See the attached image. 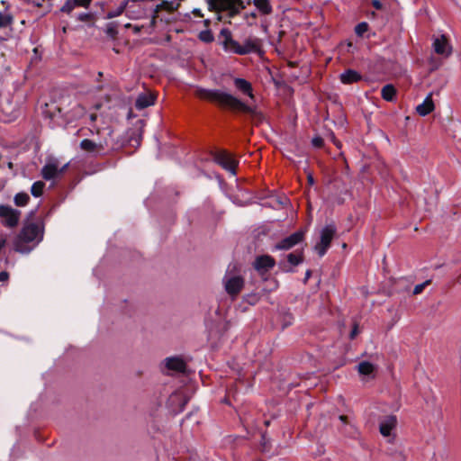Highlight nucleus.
<instances>
[{
    "mask_svg": "<svg viewBox=\"0 0 461 461\" xmlns=\"http://www.w3.org/2000/svg\"><path fill=\"white\" fill-rule=\"evenodd\" d=\"M194 95L195 97L214 104L224 110H230L234 113H242L252 116L259 115L255 106L249 105L233 95L223 92L220 89L196 87Z\"/></svg>",
    "mask_w": 461,
    "mask_h": 461,
    "instance_id": "f257e3e1",
    "label": "nucleus"
},
{
    "mask_svg": "<svg viewBox=\"0 0 461 461\" xmlns=\"http://www.w3.org/2000/svg\"><path fill=\"white\" fill-rule=\"evenodd\" d=\"M44 228L41 223L26 224L14 241V249L20 253L30 252L43 238Z\"/></svg>",
    "mask_w": 461,
    "mask_h": 461,
    "instance_id": "f03ea898",
    "label": "nucleus"
},
{
    "mask_svg": "<svg viewBox=\"0 0 461 461\" xmlns=\"http://www.w3.org/2000/svg\"><path fill=\"white\" fill-rule=\"evenodd\" d=\"M221 36L223 39L222 43L224 50L238 55H246L255 52L259 48L258 42L255 39H247L243 44H240L232 38L230 32L227 29L221 30Z\"/></svg>",
    "mask_w": 461,
    "mask_h": 461,
    "instance_id": "7ed1b4c3",
    "label": "nucleus"
},
{
    "mask_svg": "<svg viewBox=\"0 0 461 461\" xmlns=\"http://www.w3.org/2000/svg\"><path fill=\"white\" fill-rule=\"evenodd\" d=\"M211 10L228 11L230 15H235L245 8L242 0H209Z\"/></svg>",
    "mask_w": 461,
    "mask_h": 461,
    "instance_id": "20e7f679",
    "label": "nucleus"
},
{
    "mask_svg": "<svg viewBox=\"0 0 461 461\" xmlns=\"http://www.w3.org/2000/svg\"><path fill=\"white\" fill-rule=\"evenodd\" d=\"M336 232L337 229L334 224L326 225L321 230L320 241L314 246V249L320 257H323L326 254Z\"/></svg>",
    "mask_w": 461,
    "mask_h": 461,
    "instance_id": "39448f33",
    "label": "nucleus"
},
{
    "mask_svg": "<svg viewBox=\"0 0 461 461\" xmlns=\"http://www.w3.org/2000/svg\"><path fill=\"white\" fill-rule=\"evenodd\" d=\"M21 215V211L10 205L0 204V221L5 227L15 228L19 224Z\"/></svg>",
    "mask_w": 461,
    "mask_h": 461,
    "instance_id": "423d86ee",
    "label": "nucleus"
},
{
    "mask_svg": "<svg viewBox=\"0 0 461 461\" xmlns=\"http://www.w3.org/2000/svg\"><path fill=\"white\" fill-rule=\"evenodd\" d=\"M225 291L232 298H235L244 286V279L238 275H230L229 272L223 278Z\"/></svg>",
    "mask_w": 461,
    "mask_h": 461,
    "instance_id": "0eeeda50",
    "label": "nucleus"
},
{
    "mask_svg": "<svg viewBox=\"0 0 461 461\" xmlns=\"http://www.w3.org/2000/svg\"><path fill=\"white\" fill-rule=\"evenodd\" d=\"M214 160L221 167L230 172L232 175H236V169L239 162L235 159L232 154L226 150H219L214 154Z\"/></svg>",
    "mask_w": 461,
    "mask_h": 461,
    "instance_id": "6e6552de",
    "label": "nucleus"
},
{
    "mask_svg": "<svg viewBox=\"0 0 461 461\" xmlns=\"http://www.w3.org/2000/svg\"><path fill=\"white\" fill-rule=\"evenodd\" d=\"M68 167V164L64 165L62 167H59L57 160L48 161L41 168V175L43 179L54 180L63 175Z\"/></svg>",
    "mask_w": 461,
    "mask_h": 461,
    "instance_id": "1a4fd4ad",
    "label": "nucleus"
},
{
    "mask_svg": "<svg viewBox=\"0 0 461 461\" xmlns=\"http://www.w3.org/2000/svg\"><path fill=\"white\" fill-rule=\"evenodd\" d=\"M304 240V231L298 230L290 236L277 242L274 249L276 250H289Z\"/></svg>",
    "mask_w": 461,
    "mask_h": 461,
    "instance_id": "9d476101",
    "label": "nucleus"
},
{
    "mask_svg": "<svg viewBox=\"0 0 461 461\" xmlns=\"http://www.w3.org/2000/svg\"><path fill=\"white\" fill-rule=\"evenodd\" d=\"M142 1H132L126 0L124 4H127V8L125 9L126 15L131 20H139L145 16L146 10L144 6L141 5Z\"/></svg>",
    "mask_w": 461,
    "mask_h": 461,
    "instance_id": "9b49d317",
    "label": "nucleus"
},
{
    "mask_svg": "<svg viewBox=\"0 0 461 461\" xmlns=\"http://www.w3.org/2000/svg\"><path fill=\"white\" fill-rule=\"evenodd\" d=\"M433 50L438 55H441L445 58L450 56L452 52L451 45L447 38L445 35L436 37L433 41Z\"/></svg>",
    "mask_w": 461,
    "mask_h": 461,
    "instance_id": "f8f14e48",
    "label": "nucleus"
},
{
    "mask_svg": "<svg viewBox=\"0 0 461 461\" xmlns=\"http://www.w3.org/2000/svg\"><path fill=\"white\" fill-rule=\"evenodd\" d=\"M233 86L240 95L248 96L250 100H255L253 86L249 81L240 77H234Z\"/></svg>",
    "mask_w": 461,
    "mask_h": 461,
    "instance_id": "ddd939ff",
    "label": "nucleus"
},
{
    "mask_svg": "<svg viewBox=\"0 0 461 461\" xmlns=\"http://www.w3.org/2000/svg\"><path fill=\"white\" fill-rule=\"evenodd\" d=\"M275 265V258L269 255L258 256L253 263L254 268L261 274L272 269Z\"/></svg>",
    "mask_w": 461,
    "mask_h": 461,
    "instance_id": "4468645a",
    "label": "nucleus"
},
{
    "mask_svg": "<svg viewBox=\"0 0 461 461\" xmlns=\"http://www.w3.org/2000/svg\"><path fill=\"white\" fill-rule=\"evenodd\" d=\"M397 426V419L393 415L384 417L379 423V431L383 437H391Z\"/></svg>",
    "mask_w": 461,
    "mask_h": 461,
    "instance_id": "2eb2a0df",
    "label": "nucleus"
},
{
    "mask_svg": "<svg viewBox=\"0 0 461 461\" xmlns=\"http://www.w3.org/2000/svg\"><path fill=\"white\" fill-rule=\"evenodd\" d=\"M106 146V142H95L89 139H85L80 142V148L82 150L95 154H98L103 151Z\"/></svg>",
    "mask_w": 461,
    "mask_h": 461,
    "instance_id": "dca6fc26",
    "label": "nucleus"
},
{
    "mask_svg": "<svg viewBox=\"0 0 461 461\" xmlns=\"http://www.w3.org/2000/svg\"><path fill=\"white\" fill-rule=\"evenodd\" d=\"M93 0H67L60 12L70 14L76 7L88 8Z\"/></svg>",
    "mask_w": 461,
    "mask_h": 461,
    "instance_id": "f3484780",
    "label": "nucleus"
},
{
    "mask_svg": "<svg viewBox=\"0 0 461 461\" xmlns=\"http://www.w3.org/2000/svg\"><path fill=\"white\" fill-rule=\"evenodd\" d=\"M156 101V95L152 93H142L139 95L135 102V107L138 110H142L150 105H153Z\"/></svg>",
    "mask_w": 461,
    "mask_h": 461,
    "instance_id": "a211bd4d",
    "label": "nucleus"
},
{
    "mask_svg": "<svg viewBox=\"0 0 461 461\" xmlns=\"http://www.w3.org/2000/svg\"><path fill=\"white\" fill-rule=\"evenodd\" d=\"M342 84L350 85L362 79V76L353 69H347L339 76Z\"/></svg>",
    "mask_w": 461,
    "mask_h": 461,
    "instance_id": "6ab92c4d",
    "label": "nucleus"
},
{
    "mask_svg": "<svg viewBox=\"0 0 461 461\" xmlns=\"http://www.w3.org/2000/svg\"><path fill=\"white\" fill-rule=\"evenodd\" d=\"M435 109V105H434V103H433V100H432V95L429 94L426 98L425 100L423 101L422 104H419L417 107H416V111L417 113L420 115V116H426L428 115L429 113H430L431 112H433Z\"/></svg>",
    "mask_w": 461,
    "mask_h": 461,
    "instance_id": "aec40b11",
    "label": "nucleus"
},
{
    "mask_svg": "<svg viewBox=\"0 0 461 461\" xmlns=\"http://www.w3.org/2000/svg\"><path fill=\"white\" fill-rule=\"evenodd\" d=\"M166 366L169 370L176 371V372H185V363L180 357H168L166 359Z\"/></svg>",
    "mask_w": 461,
    "mask_h": 461,
    "instance_id": "412c9836",
    "label": "nucleus"
},
{
    "mask_svg": "<svg viewBox=\"0 0 461 461\" xmlns=\"http://www.w3.org/2000/svg\"><path fill=\"white\" fill-rule=\"evenodd\" d=\"M179 6V3H175L173 1H163L161 4L156 6L155 13L159 14L161 11H167V13L171 14L176 11Z\"/></svg>",
    "mask_w": 461,
    "mask_h": 461,
    "instance_id": "4be33fe9",
    "label": "nucleus"
},
{
    "mask_svg": "<svg viewBox=\"0 0 461 461\" xmlns=\"http://www.w3.org/2000/svg\"><path fill=\"white\" fill-rule=\"evenodd\" d=\"M396 93L395 87L393 85L388 84L382 88L381 96L384 100L392 102L395 99Z\"/></svg>",
    "mask_w": 461,
    "mask_h": 461,
    "instance_id": "5701e85b",
    "label": "nucleus"
},
{
    "mask_svg": "<svg viewBox=\"0 0 461 461\" xmlns=\"http://www.w3.org/2000/svg\"><path fill=\"white\" fill-rule=\"evenodd\" d=\"M253 3L257 9L262 14H269L272 12V7L268 0H253Z\"/></svg>",
    "mask_w": 461,
    "mask_h": 461,
    "instance_id": "b1692460",
    "label": "nucleus"
},
{
    "mask_svg": "<svg viewBox=\"0 0 461 461\" xmlns=\"http://www.w3.org/2000/svg\"><path fill=\"white\" fill-rule=\"evenodd\" d=\"M287 261L291 266H298L303 261V252L295 251L287 255Z\"/></svg>",
    "mask_w": 461,
    "mask_h": 461,
    "instance_id": "393cba45",
    "label": "nucleus"
},
{
    "mask_svg": "<svg viewBox=\"0 0 461 461\" xmlns=\"http://www.w3.org/2000/svg\"><path fill=\"white\" fill-rule=\"evenodd\" d=\"M30 196L27 193L21 192L14 195V202L16 206L23 207L28 204Z\"/></svg>",
    "mask_w": 461,
    "mask_h": 461,
    "instance_id": "a878e982",
    "label": "nucleus"
},
{
    "mask_svg": "<svg viewBox=\"0 0 461 461\" xmlns=\"http://www.w3.org/2000/svg\"><path fill=\"white\" fill-rule=\"evenodd\" d=\"M375 366L373 364L367 361H363L358 364L357 370L359 374L368 375L373 373Z\"/></svg>",
    "mask_w": 461,
    "mask_h": 461,
    "instance_id": "bb28decb",
    "label": "nucleus"
},
{
    "mask_svg": "<svg viewBox=\"0 0 461 461\" xmlns=\"http://www.w3.org/2000/svg\"><path fill=\"white\" fill-rule=\"evenodd\" d=\"M44 187L45 184L42 181L34 182L31 188L32 194L35 197L41 196L43 194Z\"/></svg>",
    "mask_w": 461,
    "mask_h": 461,
    "instance_id": "cd10ccee",
    "label": "nucleus"
},
{
    "mask_svg": "<svg viewBox=\"0 0 461 461\" xmlns=\"http://www.w3.org/2000/svg\"><path fill=\"white\" fill-rule=\"evenodd\" d=\"M14 22V18L10 14L0 12V28L10 26Z\"/></svg>",
    "mask_w": 461,
    "mask_h": 461,
    "instance_id": "c85d7f7f",
    "label": "nucleus"
},
{
    "mask_svg": "<svg viewBox=\"0 0 461 461\" xmlns=\"http://www.w3.org/2000/svg\"><path fill=\"white\" fill-rule=\"evenodd\" d=\"M126 8H127V4H124V1H123L116 10L111 11L107 14V18L111 19V18L120 16L121 14H122L125 12Z\"/></svg>",
    "mask_w": 461,
    "mask_h": 461,
    "instance_id": "c756f323",
    "label": "nucleus"
},
{
    "mask_svg": "<svg viewBox=\"0 0 461 461\" xmlns=\"http://www.w3.org/2000/svg\"><path fill=\"white\" fill-rule=\"evenodd\" d=\"M368 24L365 22L358 23L355 28V32L358 36H363L365 32L368 31Z\"/></svg>",
    "mask_w": 461,
    "mask_h": 461,
    "instance_id": "7c9ffc66",
    "label": "nucleus"
},
{
    "mask_svg": "<svg viewBox=\"0 0 461 461\" xmlns=\"http://www.w3.org/2000/svg\"><path fill=\"white\" fill-rule=\"evenodd\" d=\"M430 283H431L430 280H426L422 284H419V285H415V287L413 289V294L417 295V294H421L423 292V290L425 289V287L428 286Z\"/></svg>",
    "mask_w": 461,
    "mask_h": 461,
    "instance_id": "2f4dec72",
    "label": "nucleus"
},
{
    "mask_svg": "<svg viewBox=\"0 0 461 461\" xmlns=\"http://www.w3.org/2000/svg\"><path fill=\"white\" fill-rule=\"evenodd\" d=\"M312 145H313L314 147H316V148H321V147L323 146V144H324V140H323V139H322V138H321V137H315V138H313V139H312Z\"/></svg>",
    "mask_w": 461,
    "mask_h": 461,
    "instance_id": "473e14b6",
    "label": "nucleus"
},
{
    "mask_svg": "<svg viewBox=\"0 0 461 461\" xmlns=\"http://www.w3.org/2000/svg\"><path fill=\"white\" fill-rule=\"evenodd\" d=\"M200 39L205 42H209L212 41V36L210 32H201Z\"/></svg>",
    "mask_w": 461,
    "mask_h": 461,
    "instance_id": "72a5a7b5",
    "label": "nucleus"
},
{
    "mask_svg": "<svg viewBox=\"0 0 461 461\" xmlns=\"http://www.w3.org/2000/svg\"><path fill=\"white\" fill-rule=\"evenodd\" d=\"M91 14H80L78 15V20L82 22H88L91 20Z\"/></svg>",
    "mask_w": 461,
    "mask_h": 461,
    "instance_id": "f704fd0d",
    "label": "nucleus"
},
{
    "mask_svg": "<svg viewBox=\"0 0 461 461\" xmlns=\"http://www.w3.org/2000/svg\"><path fill=\"white\" fill-rule=\"evenodd\" d=\"M279 267H280V268H281V270H282L283 272H286V273H287V272H291V271H293V269L291 268V267H289V266H288V265H286L285 263L281 262V263L279 264Z\"/></svg>",
    "mask_w": 461,
    "mask_h": 461,
    "instance_id": "c9c22d12",
    "label": "nucleus"
},
{
    "mask_svg": "<svg viewBox=\"0 0 461 461\" xmlns=\"http://www.w3.org/2000/svg\"><path fill=\"white\" fill-rule=\"evenodd\" d=\"M9 279V274L6 271L0 272V282H6Z\"/></svg>",
    "mask_w": 461,
    "mask_h": 461,
    "instance_id": "e433bc0d",
    "label": "nucleus"
},
{
    "mask_svg": "<svg viewBox=\"0 0 461 461\" xmlns=\"http://www.w3.org/2000/svg\"><path fill=\"white\" fill-rule=\"evenodd\" d=\"M358 334V327L357 324L354 325L351 332H350V339H354L356 338V336Z\"/></svg>",
    "mask_w": 461,
    "mask_h": 461,
    "instance_id": "4c0bfd02",
    "label": "nucleus"
},
{
    "mask_svg": "<svg viewBox=\"0 0 461 461\" xmlns=\"http://www.w3.org/2000/svg\"><path fill=\"white\" fill-rule=\"evenodd\" d=\"M372 5L377 10H380L383 7L381 2L378 0H372Z\"/></svg>",
    "mask_w": 461,
    "mask_h": 461,
    "instance_id": "58836bf2",
    "label": "nucleus"
},
{
    "mask_svg": "<svg viewBox=\"0 0 461 461\" xmlns=\"http://www.w3.org/2000/svg\"><path fill=\"white\" fill-rule=\"evenodd\" d=\"M158 17V14H156L154 12V14L152 15L151 21H150V26L155 27L157 23V18Z\"/></svg>",
    "mask_w": 461,
    "mask_h": 461,
    "instance_id": "ea45409f",
    "label": "nucleus"
},
{
    "mask_svg": "<svg viewBox=\"0 0 461 461\" xmlns=\"http://www.w3.org/2000/svg\"><path fill=\"white\" fill-rule=\"evenodd\" d=\"M332 142L336 145L337 148L340 149L342 144L339 140H338L334 135L331 137Z\"/></svg>",
    "mask_w": 461,
    "mask_h": 461,
    "instance_id": "a19ab883",
    "label": "nucleus"
},
{
    "mask_svg": "<svg viewBox=\"0 0 461 461\" xmlns=\"http://www.w3.org/2000/svg\"><path fill=\"white\" fill-rule=\"evenodd\" d=\"M311 276H312V271L311 270H307L306 273H305L304 283H307V281L309 280Z\"/></svg>",
    "mask_w": 461,
    "mask_h": 461,
    "instance_id": "79ce46f5",
    "label": "nucleus"
},
{
    "mask_svg": "<svg viewBox=\"0 0 461 461\" xmlns=\"http://www.w3.org/2000/svg\"><path fill=\"white\" fill-rule=\"evenodd\" d=\"M193 13L196 16L203 17V14L201 13V11L199 9H194Z\"/></svg>",
    "mask_w": 461,
    "mask_h": 461,
    "instance_id": "37998d69",
    "label": "nucleus"
},
{
    "mask_svg": "<svg viewBox=\"0 0 461 461\" xmlns=\"http://www.w3.org/2000/svg\"><path fill=\"white\" fill-rule=\"evenodd\" d=\"M134 33H139L140 32L141 27L134 25L132 26Z\"/></svg>",
    "mask_w": 461,
    "mask_h": 461,
    "instance_id": "c03bdc74",
    "label": "nucleus"
},
{
    "mask_svg": "<svg viewBox=\"0 0 461 461\" xmlns=\"http://www.w3.org/2000/svg\"><path fill=\"white\" fill-rule=\"evenodd\" d=\"M339 420H342L343 422H347L348 417L345 415H341L339 416Z\"/></svg>",
    "mask_w": 461,
    "mask_h": 461,
    "instance_id": "a18cd8bd",
    "label": "nucleus"
},
{
    "mask_svg": "<svg viewBox=\"0 0 461 461\" xmlns=\"http://www.w3.org/2000/svg\"><path fill=\"white\" fill-rule=\"evenodd\" d=\"M32 3L35 5L36 6L40 7L42 5L41 2H35L34 0H32Z\"/></svg>",
    "mask_w": 461,
    "mask_h": 461,
    "instance_id": "49530a36",
    "label": "nucleus"
},
{
    "mask_svg": "<svg viewBox=\"0 0 461 461\" xmlns=\"http://www.w3.org/2000/svg\"><path fill=\"white\" fill-rule=\"evenodd\" d=\"M308 180H309V182H310L311 184H312V183H313V178H312V176H308Z\"/></svg>",
    "mask_w": 461,
    "mask_h": 461,
    "instance_id": "de8ad7c7",
    "label": "nucleus"
},
{
    "mask_svg": "<svg viewBox=\"0 0 461 461\" xmlns=\"http://www.w3.org/2000/svg\"><path fill=\"white\" fill-rule=\"evenodd\" d=\"M132 26H133V25H132V24H131V23H127V24H125V28H132Z\"/></svg>",
    "mask_w": 461,
    "mask_h": 461,
    "instance_id": "09e8293b",
    "label": "nucleus"
}]
</instances>
